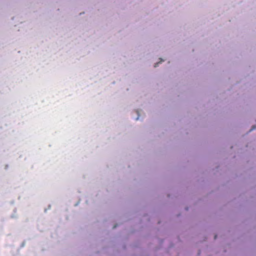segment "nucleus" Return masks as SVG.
<instances>
[{
	"instance_id": "f257e3e1",
	"label": "nucleus",
	"mask_w": 256,
	"mask_h": 256,
	"mask_svg": "<svg viewBox=\"0 0 256 256\" xmlns=\"http://www.w3.org/2000/svg\"><path fill=\"white\" fill-rule=\"evenodd\" d=\"M216 236H214V239H216Z\"/></svg>"
},
{
	"instance_id": "f03ea898",
	"label": "nucleus",
	"mask_w": 256,
	"mask_h": 256,
	"mask_svg": "<svg viewBox=\"0 0 256 256\" xmlns=\"http://www.w3.org/2000/svg\"><path fill=\"white\" fill-rule=\"evenodd\" d=\"M256 128V126H254L252 129Z\"/></svg>"
}]
</instances>
